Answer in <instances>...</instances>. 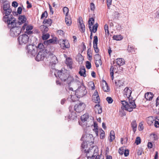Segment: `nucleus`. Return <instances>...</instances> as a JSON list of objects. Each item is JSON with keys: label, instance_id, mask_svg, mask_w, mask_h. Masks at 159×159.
Masks as SVG:
<instances>
[{"label": "nucleus", "instance_id": "1", "mask_svg": "<svg viewBox=\"0 0 159 159\" xmlns=\"http://www.w3.org/2000/svg\"><path fill=\"white\" fill-rule=\"evenodd\" d=\"M48 54L49 57H52V59L54 61L56 60H57L56 56L52 53L50 51H49L47 49L42 50L39 51L35 58V59L36 60L38 61L42 60Z\"/></svg>", "mask_w": 159, "mask_h": 159}, {"label": "nucleus", "instance_id": "2", "mask_svg": "<svg viewBox=\"0 0 159 159\" xmlns=\"http://www.w3.org/2000/svg\"><path fill=\"white\" fill-rule=\"evenodd\" d=\"M129 102L128 103L125 101H121L122 104L121 108L122 110H125L129 112H131L136 107L135 101L134 100H130L129 99Z\"/></svg>", "mask_w": 159, "mask_h": 159}, {"label": "nucleus", "instance_id": "3", "mask_svg": "<svg viewBox=\"0 0 159 159\" xmlns=\"http://www.w3.org/2000/svg\"><path fill=\"white\" fill-rule=\"evenodd\" d=\"M3 20L7 25L9 28L17 25L16 19L13 15L3 16Z\"/></svg>", "mask_w": 159, "mask_h": 159}, {"label": "nucleus", "instance_id": "4", "mask_svg": "<svg viewBox=\"0 0 159 159\" xmlns=\"http://www.w3.org/2000/svg\"><path fill=\"white\" fill-rule=\"evenodd\" d=\"M93 138V136L92 134H84L83 135L82 137L81 140L83 141V143L81 144V147L83 148L82 151H84L85 153H87V151L86 149H84L85 148H87V142H89L90 141L89 140V138Z\"/></svg>", "mask_w": 159, "mask_h": 159}, {"label": "nucleus", "instance_id": "5", "mask_svg": "<svg viewBox=\"0 0 159 159\" xmlns=\"http://www.w3.org/2000/svg\"><path fill=\"white\" fill-rule=\"evenodd\" d=\"M54 70L56 71L54 72L55 76L57 77H58L62 81H65L66 77L69 75L68 72L66 71H64L63 72L61 70Z\"/></svg>", "mask_w": 159, "mask_h": 159}, {"label": "nucleus", "instance_id": "6", "mask_svg": "<svg viewBox=\"0 0 159 159\" xmlns=\"http://www.w3.org/2000/svg\"><path fill=\"white\" fill-rule=\"evenodd\" d=\"M9 29H10V35L12 37L18 36L22 31L21 26L19 25H16Z\"/></svg>", "mask_w": 159, "mask_h": 159}, {"label": "nucleus", "instance_id": "7", "mask_svg": "<svg viewBox=\"0 0 159 159\" xmlns=\"http://www.w3.org/2000/svg\"><path fill=\"white\" fill-rule=\"evenodd\" d=\"M29 37L28 35L25 34L20 35L18 38V42L20 45L26 44L29 42Z\"/></svg>", "mask_w": 159, "mask_h": 159}, {"label": "nucleus", "instance_id": "8", "mask_svg": "<svg viewBox=\"0 0 159 159\" xmlns=\"http://www.w3.org/2000/svg\"><path fill=\"white\" fill-rule=\"evenodd\" d=\"M86 93L85 87L83 85H81L75 91V94L77 98H80L83 97Z\"/></svg>", "mask_w": 159, "mask_h": 159}, {"label": "nucleus", "instance_id": "9", "mask_svg": "<svg viewBox=\"0 0 159 159\" xmlns=\"http://www.w3.org/2000/svg\"><path fill=\"white\" fill-rule=\"evenodd\" d=\"M33 29V26L31 25H28L27 23H25L23 25L22 28V31H24L25 34L28 35H31L33 34L31 30Z\"/></svg>", "mask_w": 159, "mask_h": 159}, {"label": "nucleus", "instance_id": "10", "mask_svg": "<svg viewBox=\"0 0 159 159\" xmlns=\"http://www.w3.org/2000/svg\"><path fill=\"white\" fill-rule=\"evenodd\" d=\"M27 53L30 56H34L37 52L36 47L31 45H29L26 47Z\"/></svg>", "mask_w": 159, "mask_h": 159}, {"label": "nucleus", "instance_id": "11", "mask_svg": "<svg viewBox=\"0 0 159 159\" xmlns=\"http://www.w3.org/2000/svg\"><path fill=\"white\" fill-rule=\"evenodd\" d=\"M92 152L91 150H88L86 154V156L87 159H100V156L97 152L94 153L92 154Z\"/></svg>", "mask_w": 159, "mask_h": 159}, {"label": "nucleus", "instance_id": "12", "mask_svg": "<svg viewBox=\"0 0 159 159\" xmlns=\"http://www.w3.org/2000/svg\"><path fill=\"white\" fill-rule=\"evenodd\" d=\"M85 107V104L84 103H80L76 104L74 107V110L77 112H80L84 110Z\"/></svg>", "mask_w": 159, "mask_h": 159}, {"label": "nucleus", "instance_id": "13", "mask_svg": "<svg viewBox=\"0 0 159 159\" xmlns=\"http://www.w3.org/2000/svg\"><path fill=\"white\" fill-rule=\"evenodd\" d=\"M26 18L24 15H20L18 17V20L17 22V25L20 26L22 24L23 25L25 23H27L26 22Z\"/></svg>", "mask_w": 159, "mask_h": 159}, {"label": "nucleus", "instance_id": "14", "mask_svg": "<svg viewBox=\"0 0 159 159\" xmlns=\"http://www.w3.org/2000/svg\"><path fill=\"white\" fill-rule=\"evenodd\" d=\"M60 45L61 47L64 50L66 48H68L70 47V44L69 41L66 40H63L61 42H60Z\"/></svg>", "mask_w": 159, "mask_h": 159}, {"label": "nucleus", "instance_id": "15", "mask_svg": "<svg viewBox=\"0 0 159 159\" xmlns=\"http://www.w3.org/2000/svg\"><path fill=\"white\" fill-rule=\"evenodd\" d=\"M98 41V37L97 36H95L93 38V43L94 49L96 53H98L99 52V49L97 46Z\"/></svg>", "mask_w": 159, "mask_h": 159}, {"label": "nucleus", "instance_id": "16", "mask_svg": "<svg viewBox=\"0 0 159 159\" xmlns=\"http://www.w3.org/2000/svg\"><path fill=\"white\" fill-rule=\"evenodd\" d=\"M92 100L96 103H99L100 99L98 92L95 90L92 96Z\"/></svg>", "mask_w": 159, "mask_h": 159}, {"label": "nucleus", "instance_id": "17", "mask_svg": "<svg viewBox=\"0 0 159 159\" xmlns=\"http://www.w3.org/2000/svg\"><path fill=\"white\" fill-rule=\"evenodd\" d=\"M124 96L128 98H129L131 95L132 91L128 87H126L123 91Z\"/></svg>", "mask_w": 159, "mask_h": 159}, {"label": "nucleus", "instance_id": "18", "mask_svg": "<svg viewBox=\"0 0 159 159\" xmlns=\"http://www.w3.org/2000/svg\"><path fill=\"white\" fill-rule=\"evenodd\" d=\"M71 107H70L69 108V111L70 112V114H69L68 116V119L70 120H74L77 117L76 115L75 112L71 111V109H72Z\"/></svg>", "mask_w": 159, "mask_h": 159}, {"label": "nucleus", "instance_id": "19", "mask_svg": "<svg viewBox=\"0 0 159 159\" xmlns=\"http://www.w3.org/2000/svg\"><path fill=\"white\" fill-rule=\"evenodd\" d=\"M56 41L57 40L56 38H53L44 41L43 43L45 45H48L51 44H54L56 43Z\"/></svg>", "mask_w": 159, "mask_h": 159}, {"label": "nucleus", "instance_id": "20", "mask_svg": "<svg viewBox=\"0 0 159 159\" xmlns=\"http://www.w3.org/2000/svg\"><path fill=\"white\" fill-rule=\"evenodd\" d=\"M102 89L105 92H108L109 90V88L108 87V85L104 80H103L102 81Z\"/></svg>", "mask_w": 159, "mask_h": 159}, {"label": "nucleus", "instance_id": "21", "mask_svg": "<svg viewBox=\"0 0 159 159\" xmlns=\"http://www.w3.org/2000/svg\"><path fill=\"white\" fill-rule=\"evenodd\" d=\"M153 94L151 92H147L145 94L144 97L147 100L150 101L151 100L153 97Z\"/></svg>", "mask_w": 159, "mask_h": 159}, {"label": "nucleus", "instance_id": "22", "mask_svg": "<svg viewBox=\"0 0 159 159\" xmlns=\"http://www.w3.org/2000/svg\"><path fill=\"white\" fill-rule=\"evenodd\" d=\"M66 64L67 65V66L69 67L70 69L72 68V59L70 57L67 58L66 59L65 62Z\"/></svg>", "mask_w": 159, "mask_h": 159}, {"label": "nucleus", "instance_id": "23", "mask_svg": "<svg viewBox=\"0 0 159 159\" xmlns=\"http://www.w3.org/2000/svg\"><path fill=\"white\" fill-rule=\"evenodd\" d=\"M80 24L79 28L80 30L82 32H84L85 30V26L84 24L83 23L82 20H79Z\"/></svg>", "mask_w": 159, "mask_h": 159}, {"label": "nucleus", "instance_id": "24", "mask_svg": "<svg viewBox=\"0 0 159 159\" xmlns=\"http://www.w3.org/2000/svg\"><path fill=\"white\" fill-rule=\"evenodd\" d=\"M95 111L96 113L98 114H101L102 112V108L99 104L95 105Z\"/></svg>", "mask_w": 159, "mask_h": 159}, {"label": "nucleus", "instance_id": "25", "mask_svg": "<svg viewBox=\"0 0 159 159\" xmlns=\"http://www.w3.org/2000/svg\"><path fill=\"white\" fill-rule=\"evenodd\" d=\"M147 123L148 125H153L155 119H154L153 117L149 116L147 118Z\"/></svg>", "mask_w": 159, "mask_h": 159}, {"label": "nucleus", "instance_id": "26", "mask_svg": "<svg viewBox=\"0 0 159 159\" xmlns=\"http://www.w3.org/2000/svg\"><path fill=\"white\" fill-rule=\"evenodd\" d=\"M79 74L80 75V76L84 77H85L86 76L85 69L84 66L80 68V70L79 71Z\"/></svg>", "mask_w": 159, "mask_h": 159}, {"label": "nucleus", "instance_id": "27", "mask_svg": "<svg viewBox=\"0 0 159 159\" xmlns=\"http://www.w3.org/2000/svg\"><path fill=\"white\" fill-rule=\"evenodd\" d=\"M40 29L43 34L47 32L48 30V28L46 26L41 25L40 26Z\"/></svg>", "mask_w": 159, "mask_h": 159}, {"label": "nucleus", "instance_id": "28", "mask_svg": "<svg viewBox=\"0 0 159 159\" xmlns=\"http://www.w3.org/2000/svg\"><path fill=\"white\" fill-rule=\"evenodd\" d=\"M131 126L132 128L133 131L134 133H135L136 131L137 127V124L135 120H134L132 122Z\"/></svg>", "mask_w": 159, "mask_h": 159}, {"label": "nucleus", "instance_id": "29", "mask_svg": "<svg viewBox=\"0 0 159 159\" xmlns=\"http://www.w3.org/2000/svg\"><path fill=\"white\" fill-rule=\"evenodd\" d=\"M115 83L116 86L120 87L123 85L124 83L121 80H118L115 81Z\"/></svg>", "mask_w": 159, "mask_h": 159}, {"label": "nucleus", "instance_id": "30", "mask_svg": "<svg viewBox=\"0 0 159 159\" xmlns=\"http://www.w3.org/2000/svg\"><path fill=\"white\" fill-rule=\"evenodd\" d=\"M89 117V116L88 113H85L81 117V119L82 122L84 123L86 121Z\"/></svg>", "mask_w": 159, "mask_h": 159}, {"label": "nucleus", "instance_id": "31", "mask_svg": "<svg viewBox=\"0 0 159 159\" xmlns=\"http://www.w3.org/2000/svg\"><path fill=\"white\" fill-rule=\"evenodd\" d=\"M74 79L71 76H69V75L66 78V80L65 81H66L67 83L69 85L70 84L73 82Z\"/></svg>", "mask_w": 159, "mask_h": 159}, {"label": "nucleus", "instance_id": "32", "mask_svg": "<svg viewBox=\"0 0 159 159\" xmlns=\"http://www.w3.org/2000/svg\"><path fill=\"white\" fill-rule=\"evenodd\" d=\"M65 22L66 25L69 26L72 23L71 18L70 16H66Z\"/></svg>", "mask_w": 159, "mask_h": 159}, {"label": "nucleus", "instance_id": "33", "mask_svg": "<svg viewBox=\"0 0 159 159\" xmlns=\"http://www.w3.org/2000/svg\"><path fill=\"white\" fill-rule=\"evenodd\" d=\"M116 63L118 66H122L125 63L124 60L121 58H118L116 59Z\"/></svg>", "mask_w": 159, "mask_h": 159}, {"label": "nucleus", "instance_id": "34", "mask_svg": "<svg viewBox=\"0 0 159 159\" xmlns=\"http://www.w3.org/2000/svg\"><path fill=\"white\" fill-rule=\"evenodd\" d=\"M109 141L111 142L115 138V133L114 131L111 130L110 132Z\"/></svg>", "mask_w": 159, "mask_h": 159}, {"label": "nucleus", "instance_id": "35", "mask_svg": "<svg viewBox=\"0 0 159 159\" xmlns=\"http://www.w3.org/2000/svg\"><path fill=\"white\" fill-rule=\"evenodd\" d=\"M4 11L3 12V14H5V15L4 16H9V15H13L12 14H11L10 13L12 12V10L11 8L9 9L6 10H4Z\"/></svg>", "mask_w": 159, "mask_h": 159}, {"label": "nucleus", "instance_id": "36", "mask_svg": "<svg viewBox=\"0 0 159 159\" xmlns=\"http://www.w3.org/2000/svg\"><path fill=\"white\" fill-rule=\"evenodd\" d=\"M94 20L93 18H90L89 20V30H91V28L92 26L94 23Z\"/></svg>", "mask_w": 159, "mask_h": 159}, {"label": "nucleus", "instance_id": "37", "mask_svg": "<svg viewBox=\"0 0 159 159\" xmlns=\"http://www.w3.org/2000/svg\"><path fill=\"white\" fill-rule=\"evenodd\" d=\"M52 20L51 19H46L43 20V24L44 25L47 24L49 26H50L52 24Z\"/></svg>", "mask_w": 159, "mask_h": 159}, {"label": "nucleus", "instance_id": "38", "mask_svg": "<svg viewBox=\"0 0 159 159\" xmlns=\"http://www.w3.org/2000/svg\"><path fill=\"white\" fill-rule=\"evenodd\" d=\"M37 50H38V51L46 49L44 47V46L43 43H39L38 46V48L36 47Z\"/></svg>", "mask_w": 159, "mask_h": 159}, {"label": "nucleus", "instance_id": "39", "mask_svg": "<svg viewBox=\"0 0 159 159\" xmlns=\"http://www.w3.org/2000/svg\"><path fill=\"white\" fill-rule=\"evenodd\" d=\"M98 26V25L97 24H95L93 26L92 29L91 28V30H90L91 32L94 33H95L97 30Z\"/></svg>", "mask_w": 159, "mask_h": 159}, {"label": "nucleus", "instance_id": "40", "mask_svg": "<svg viewBox=\"0 0 159 159\" xmlns=\"http://www.w3.org/2000/svg\"><path fill=\"white\" fill-rule=\"evenodd\" d=\"M123 39V37L120 35H114L113 37V40H116L117 41H119Z\"/></svg>", "mask_w": 159, "mask_h": 159}, {"label": "nucleus", "instance_id": "41", "mask_svg": "<svg viewBox=\"0 0 159 159\" xmlns=\"http://www.w3.org/2000/svg\"><path fill=\"white\" fill-rule=\"evenodd\" d=\"M114 67L113 66H111L110 68V74L111 78V79L113 80L114 79Z\"/></svg>", "mask_w": 159, "mask_h": 159}, {"label": "nucleus", "instance_id": "42", "mask_svg": "<svg viewBox=\"0 0 159 159\" xmlns=\"http://www.w3.org/2000/svg\"><path fill=\"white\" fill-rule=\"evenodd\" d=\"M3 10H6L7 9H10V6L8 2H5L3 5Z\"/></svg>", "mask_w": 159, "mask_h": 159}, {"label": "nucleus", "instance_id": "43", "mask_svg": "<svg viewBox=\"0 0 159 159\" xmlns=\"http://www.w3.org/2000/svg\"><path fill=\"white\" fill-rule=\"evenodd\" d=\"M63 12L66 15V16H67L69 12V9L67 7H64L63 8Z\"/></svg>", "mask_w": 159, "mask_h": 159}, {"label": "nucleus", "instance_id": "44", "mask_svg": "<svg viewBox=\"0 0 159 159\" xmlns=\"http://www.w3.org/2000/svg\"><path fill=\"white\" fill-rule=\"evenodd\" d=\"M95 64L96 67H99V65L102 64V61L101 59L95 61Z\"/></svg>", "mask_w": 159, "mask_h": 159}, {"label": "nucleus", "instance_id": "45", "mask_svg": "<svg viewBox=\"0 0 159 159\" xmlns=\"http://www.w3.org/2000/svg\"><path fill=\"white\" fill-rule=\"evenodd\" d=\"M50 36V35L49 34H43L42 38L43 40H46Z\"/></svg>", "mask_w": 159, "mask_h": 159}, {"label": "nucleus", "instance_id": "46", "mask_svg": "<svg viewBox=\"0 0 159 159\" xmlns=\"http://www.w3.org/2000/svg\"><path fill=\"white\" fill-rule=\"evenodd\" d=\"M104 29L106 34H109V32L108 30V27L107 25L106 24L105 25Z\"/></svg>", "mask_w": 159, "mask_h": 159}, {"label": "nucleus", "instance_id": "47", "mask_svg": "<svg viewBox=\"0 0 159 159\" xmlns=\"http://www.w3.org/2000/svg\"><path fill=\"white\" fill-rule=\"evenodd\" d=\"M94 58L95 61L96 60H98L101 59V57L98 54L95 55Z\"/></svg>", "mask_w": 159, "mask_h": 159}, {"label": "nucleus", "instance_id": "48", "mask_svg": "<svg viewBox=\"0 0 159 159\" xmlns=\"http://www.w3.org/2000/svg\"><path fill=\"white\" fill-rule=\"evenodd\" d=\"M138 129L139 131L143 130V124L142 122L139 123L138 126Z\"/></svg>", "mask_w": 159, "mask_h": 159}, {"label": "nucleus", "instance_id": "49", "mask_svg": "<svg viewBox=\"0 0 159 159\" xmlns=\"http://www.w3.org/2000/svg\"><path fill=\"white\" fill-rule=\"evenodd\" d=\"M106 99L109 104L111 103L113 101L111 97H107Z\"/></svg>", "mask_w": 159, "mask_h": 159}, {"label": "nucleus", "instance_id": "50", "mask_svg": "<svg viewBox=\"0 0 159 159\" xmlns=\"http://www.w3.org/2000/svg\"><path fill=\"white\" fill-rule=\"evenodd\" d=\"M86 68L88 69H90L91 67L90 62L89 61H87L86 62Z\"/></svg>", "mask_w": 159, "mask_h": 159}, {"label": "nucleus", "instance_id": "51", "mask_svg": "<svg viewBox=\"0 0 159 159\" xmlns=\"http://www.w3.org/2000/svg\"><path fill=\"white\" fill-rule=\"evenodd\" d=\"M141 139L139 137H137L135 140V143L137 145H138L140 143Z\"/></svg>", "mask_w": 159, "mask_h": 159}, {"label": "nucleus", "instance_id": "52", "mask_svg": "<svg viewBox=\"0 0 159 159\" xmlns=\"http://www.w3.org/2000/svg\"><path fill=\"white\" fill-rule=\"evenodd\" d=\"M134 49V47L133 46L131 47L129 45L128 46V50L129 52H133Z\"/></svg>", "mask_w": 159, "mask_h": 159}, {"label": "nucleus", "instance_id": "53", "mask_svg": "<svg viewBox=\"0 0 159 159\" xmlns=\"http://www.w3.org/2000/svg\"><path fill=\"white\" fill-rule=\"evenodd\" d=\"M48 16V13L47 11H45L42 13L41 16V19L44 17H46Z\"/></svg>", "mask_w": 159, "mask_h": 159}, {"label": "nucleus", "instance_id": "54", "mask_svg": "<svg viewBox=\"0 0 159 159\" xmlns=\"http://www.w3.org/2000/svg\"><path fill=\"white\" fill-rule=\"evenodd\" d=\"M154 125L155 127L157 128L159 127V120H155L154 121Z\"/></svg>", "mask_w": 159, "mask_h": 159}, {"label": "nucleus", "instance_id": "55", "mask_svg": "<svg viewBox=\"0 0 159 159\" xmlns=\"http://www.w3.org/2000/svg\"><path fill=\"white\" fill-rule=\"evenodd\" d=\"M91 54V49L90 48H89L88 49L87 54L89 57L92 58V56L90 55Z\"/></svg>", "mask_w": 159, "mask_h": 159}, {"label": "nucleus", "instance_id": "56", "mask_svg": "<svg viewBox=\"0 0 159 159\" xmlns=\"http://www.w3.org/2000/svg\"><path fill=\"white\" fill-rule=\"evenodd\" d=\"M95 9V6L94 4L91 2L90 3V10L92 11H94Z\"/></svg>", "mask_w": 159, "mask_h": 159}, {"label": "nucleus", "instance_id": "57", "mask_svg": "<svg viewBox=\"0 0 159 159\" xmlns=\"http://www.w3.org/2000/svg\"><path fill=\"white\" fill-rule=\"evenodd\" d=\"M18 5V3L16 1H13L12 3V6L14 7H17Z\"/></svg>", "mask_w": 159, "mask_h": 159}, {"label": "nucleus", "instance_id": "58", "mask_svg": "<svg viewBox=\"0 0 159 159\" xmlns=\"http://www.w3.org/2000/svg\"><path fill=\"white\" fill-rule=\"evenodd\" d=\"M124 154L125 157L127 156L129 154V151L128 150H124Z\"/></svg>", "mask_w": 159, "mask_h": 159}, {"label": "nucleus", "instance_id": "59", "mask_svg": "<svg viewBox=\"0 0 159 159\" xmlns=\"http://www.w3.org/2000/svg\"><path fill=\"white\" fill-rule=\"evenodd\" d=\"M102 132H101L100 134V138L101 139H103L105 136V133L104 131L102 129Z\"/></svg>", "mask_w": 159, "mask_h": 159}, {"label": "nucleus", "instance_id": "60", "mask_svg": "<svg viewBox=\"0 0 159 159\" xmlns=\"http://www.w3.org/2000/svg\"><path fill=\"white\" fill-rule=\"evenodd\" d=\"M22 8L21 7H18L17 9V13L19 14H20L22 12Z\"/></svg>", "mask_w": 159, "mask_h": 159}, {"label": "nucleus", "instance_id": "61", "mask_svg": "<svg viewBox=\"0 0 159 159\" xmlns=\"http://www.w3.org/2000/svg\"><path fill=\"white\" fill-rule=\"evenodd\" d=\"M124 150L123 149L120 148L119 149V152L120 154L122 155L124 153Z\"/></svg>", "mask_w": 159, "mask_h": 159}, {"label": "nucleus", "instance_id": "62", "mask_svg": "<svg viewBox=\"0 0 159 159\" xmlns=\"http://www.w3.org/2000/svg\"><path fill=\"white\" fill-rule=\"evenodd\" d=\"M26 4H27V8H29L32 7L31 4L29 3L28 1H26Z\"/></svg>", "mask_w": 159, "mask_h": 159}, {"label": "nucleus", "instance_id": "63", "mask_svg": "<svg viewBox=\"0 0 159 159\" xmlns=\"http://www.w3.org/2000/svg\"><path fill=\"white\" fill-rule=\"evenodd\" d=\"M112 0H107V4L108 7L111 4Z\"/></svg>", "mask_w": 159, "mask_h": 159}, {"label": "nucleus", "instance_id": "64", "mask_svg": "<svg viewBox=\"0 0 159 159\" xmlns=\"http://www.w3.org/2000/svg\"><path fill=\"white\" fill-rule=\"evenodd\" d=\"M49 7L50 11V12L52 14H53L54 11H53V9L52 8L51 5L50 4H49Z\"/></svg>", "mask_w": 159, "mask_h": 159}]
</instances>
